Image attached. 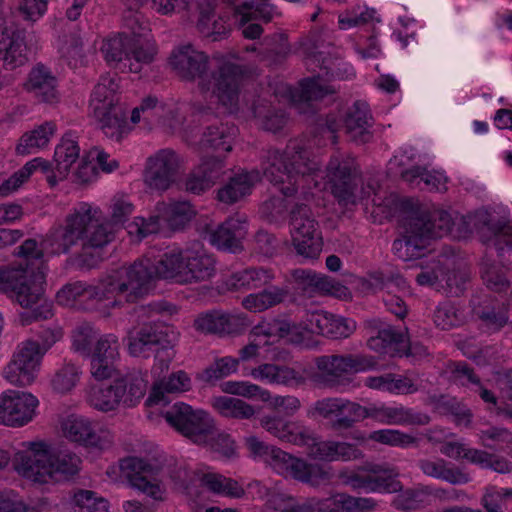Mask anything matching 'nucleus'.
I'll use <instances>...</instances> for the list:
<instances>
[{
	"mask_svg": "<svg viewBox=\"0 0 512 512\" xmlns=\"http://www.w3.org/2000/svg\"><path fill=\"white\" fill-rule=\"evenodd\" d=\"M56 128L53 121H46L33 130L24 133L18 141L16 153L18 155H29L38 152L48 145L51 137L56 132Z\"/></svg>",
	"mask_w": 512,
	"mask_h": 512,
	"instance_id": "obj_44",
	"label": "nucleus"
},
{
	"mask_svg": "<svg viewBox=\"0 0 512 512\" xmlns=\"http://www.w3.org/2000/svg\"><path fill=\"white\" fill-rule=\"evenodd\" d=\"M17 250V255L21 258L19 263H22L24 267H31V272L43 271L45 273L43 251L38 248L36 240H25Z\"/></svg>",
	"mask_w": 512,
	"mask_h": 512,
	"instance_id": "obj_63",
	"label": "nucleus"
},
{
	"mask_svg": "<svg viewBox=\"0 0 512 512\" xmlns=\"http://www.w3.org/2000/svg\"><path fill=\"white\" fill-rule=\"evenodd\" d=\"M327 176L333 196L342 206L356 203L359 168L351 155H333L327 165Z\"/></svg>",
	"mask_w": 512,
	"mask_h": 512,
	"instance_id": "obj_15",
	"label": "nucleus"
},
{
	"mask_svg": "<svg viewBox=\"0 0 512 512\" xmlns=\"http://www.w3.org/2000/svg\"><path fill=\"white\" fill-rule=\"evenodd\" d=\"M260 180L258 171L242 172L231 177L229 182L218 190V200L233 204L251 192L255 182Z\"/></svg>",
	"mask_w": 512,
	"mask_h": 512,
	"instance_id": "obj_43",
	"label": "nucleus"
},
{
	"mask_svg": "<svg viewBox=\"0 0 512 512\" xmlns=\"http://www.w3.org/2000/svg\"><path fill=\"white\" fill-rule=\"evenodd\" d=\"M101 51L110 66L132 73H139L144 64L151 63L156 53L152 43L144 46L140 39L129 40L125 32L104 41Z\"/></svg>",
	"mask_w": 512,
	"mask_h": 512,
	"instance_id": "obj_11",
	"label": "nucleus"
},
{
	"mask_svg": "<svg viewBox=\"0 0 512 512\" xmlns=\"http://www.w3.org/2000/svg\"><path fill=\"white\" fill-rule=\"evenodd\" d=\"M309 455L323 461H350L362 457V452L355 445L338 442L319 440L313 432V440L305 445Z\"/></svg>",
	"mask_w": 512,
	"mask_h": 512,
	"instance_id": "obj_31",
	"label": "nucleus"
},
{
	"mask_svg": "<svg viewBox=\"0 0 512 512\" xmlns=\"http://www.w3.org/2000/svg\"><path fill=\"white\" fill-rule=\"evenodd\" d=\"M365 327L370 334L367 346L371 350L390 357L414 355L413 347L404 332L397 331L393 326L378 318L367 320Z\"/></svg>",
	"mask_w": 512,
	"mask_h": 512,
	"instance_id": "obj_17",
	"label": "nucleus"
},
{
	"mask_svg": "<svg viewBox=\"0 0 512 512\" xmlns=\"http://www.w3.org/2000/svg\"><path fill=\"white\" fill-rule=\"evenodd\" d=\"M80 148L71 133L65 134L54 152L55 169L60 178H64L70 167L79 158Z\"/></svg>",
	"mask_w": 512,
	"mask_h": 512,
	"instance_id": "obj_51",
	"label": "nucleus"
},
{
	"mask_svg": "<svg viewBox=\"0 0 512 512\" xmlns=\"http://www.w3.org/2000/svg\"><path fill=\"white\" fill-rule=\"evenodd\" d=\"M120 469L132 488L154 500H162L163 490L158 481L162 468L158 463L139 457H127L120 461Z\"/></svg>",
	"mask_w": 512,
	"mask_h": 512,
	"instance_id": "obj_18",
	"label": "nucleus"
},
{
	"mask_svg": "<svg viewBox=\"0 0 512 512\" xmlns=\"http://www.w3.org/2000/svg\"><path fill=\"white\" fill-rule=\"evenodd\" d=\"M268 464L285 477H291L313 487L329 483L332 479L330 469L320 464L307 463L276 447Z\"/></svg>",
	"mask_w": 512,
	"mask_h": 512,
	"instance_id": "obj_16",
	"label": "nucleus"
},
{
	"mask_svg": "<svg viewBox=\"0 0 512 512\" xmlns=\"http://www.w3.org/2000/svg\"><path fill=\"white\" fill-rule=\"evenodd\" d=\"M30 270L31 267H24L22 263L0 267V293L21 307L31 309L19 314L22 326L53 316L52 305L43 301L44 272Z\"/></svg>",
	"mask_w": 512,
	"mask_h": 512,
	"instance_id": "obj_6",
	"label": "nucleus"
},
{
	"mask_svg": "<svg viewBox=\"0 0 512 512\" xmlns=\"http://www.w3.org/2000/svg\"><path fill=\"white\" fill-rule=\"evenodd\" d=\"M441 287L448 296L459 297L467 289L470 273L466 269L441 271Z\"/></svg>",
	"mask_w": 512,
	"mask_h": 512,
	"instance_id": "obj_62",
	"label": "nucleus"
},
{
	"mask_svg": "<svg viewBox=\"0 0 512 512\" xmlns=\"http://www.w3.org/2000/svg\"><path fill=\"white\" fill-rule=\"evenodd\" d=\"M182 167L183 159L174 150H159L148 158L145 183L153 190L165 191L175 183Z\"/></svg>",
	"mask_w": 512,
	"mask_h": 512,
	"instance_id": "obj_20",
	"label": "nucleus"
},
{
	"mask_svg": "<svg viewBox=\"0 0 512 512\" xmlns=\"http://www.w3.org/2000/svg\"><path fill=\"white\" fill-rule=\"evenodd\" d=\"M111 221L102 216L98 207L87 202L79 203L65 218L64 223L53 228L45 243L54 254L67 253L78 244L82 245V258L89 248H102L113 241L116 226L124 224L134 211L129 197L116 194L110 204Z\"/></svg>",
	"mask_w": 512,
	"mask_h": 512,
	"instance_id": "obj_1",
	"label": "nucleus"
},
{
	"mask_svg": "<svg viewBox=\"0 0 512 512\" xmlns=\"http://www.w3.org/2000/svg\"><path fill=\"white\" fill-rule=\"evenodd\" d=\"M93 114L103 133L112 140L119 142L131 131L126 112L120 105Z\"/></svg>",
	"mask_w": 512,
	"mask_h": 512,
	"instance_id": "obj_41",
	"label": "nucleus"
},
{
	"mask_svg": "<svg viewBox=\"0 0 512 512\" xmlns=\"http://www.w3.org/2000/svg\"><path fill=\"white\" fill-rule=\"evenodd\" d=\"M488 246H493L503 266L512 270V226L498 224L492 228Z\"/></svg>",
	"mask_w": 512,
	"mask_h": 512,
	"instance_id": "obj_54",
	"label": "nucleus"
},
{
	"mask_svg": "<svg viewBox=\"0 0 512 512\" xmlns=\"http://www.w3.org/2000/svg\"><path fill=\"white\" fill-rule=\"evenodd\" d=\"M254 117L260 120L263 129L276 133L287 123L286 112L281 108L271 107L264 100H258L252 107Z\"/></svg>",
	"mask_w": 512,
	"mask_h": 512,
	"instance_id": "obj_53",
	"label": "nucleus"
},
{
	"mask_svg": "<svg viewBox=\"0 0 512 512\" xmlns=\"http://www.w3.org/2000/svg\"><path fill=\"white\" fill-rule=\"evenodd\" d=\"M157 209L162 215V221L173 230L183 228L195 215V210L188 201L161 203Z\"/></svg>",
	"mask_w": 512,
	"mask_h": 512,
	"instance_id": "obj_48",
	"label": "nucleus"
},
{
	"mask_svg": "<svg viewBox=\"0 0 512 512\" xmlns=\"http://www.w3.org/2000/svg\"><path fill=\"white\" fill-rule=\"evenodd\" d=\"M260 426L281 441L305 446L313 440V430L298 420H289L278 412L265 414L259 419Z\"/></svg>",
	"mask_w": 512,
	"mask_h": 512,
	"instance_id": "obj_26",
	"label": "nucleus"
},
{
	"mask_svg": "<svg viewBox=\"0 0 512 512\" xmlns=\"http://www.w3.org/2000/svg\"><path fill=\"white\" fill-rule=\"evenodd\" d=\"M128 352L133 357L154 356L161 371L168 369L175 356L174 345L177 333L162 322L143 323L127 334Z\"/></svg>",
	"mask_w": 512,
	"mask_h": 512,
	"instance_id": "obj_10",
	"label": "nucleus"
},
{
	"mask_svg": "<svg viewBox=\"0 0 512 512\" xmlns=\"http://www.w3.org/2000/svg\"><path fill=\"white\" fill-rule=\"evenodd\" d=\"M38 404V399L31 393L7 390L0 396V423L22 427L32 421Z\"/></svg>",
	"mask_w": 512,
	"mask_h": 512,
	"instance_id": "obj_22",
	"label": "nucleus"
},
{
	"mask_svg": "<svg viewBox=\"0 0 512 512\" xmlns=\"http://www.w3.org/2000/svg\"><path fill=\"white\" fill-rule=\"evenodd\" d=\"M119 347L118 337L114 334H105L97 339L90 355V372L96 380L102 381L115 374Z\"/></svg>",
	"mask_w": 512,
	"mask_h": 512,
	"instance_id": "obj_27",
	"label": "nucleus"
},
{
	"mask_svg": "<svg viewBox=\"0 0 512 512\" xmlns=\"http://www.w3.org/2000/svg\"><path fill=\"white\" fill-rule=\"evenodd\" d=\"M237 128L234 125L220 123L206 128L200 140V148L215 151L214 156L224 160V154L232 150V142L236 136Z\"/></svg>",
	"mask_w": 512,
	"mask_h": 512,
	"instance_id": "obj_38",
	"label": "nucleus"
},
{
	"mask_svg": "<svg viewBox=\"0 0 512 512\" xmlns=\"http://www.w3.org/2000/svg\"><path fill=\"white\" fill-rule=\"evenodd\" d=\"M36 170H40L46 174L47 182L51 187L57 184V175L52 170V164L38 157L27 162L21 169L12 174L0 185V197H7L17 191Z\"/></svg>",
	"mask_w": 512,
	"mask_h": 512,
	"instance_id": "obj_33",
	"label": "nucleus"
},
{
	"mask_svg": "<svg viewBox=\"0 0 512 512\" xmlns=\"http://www.w3.org/2000/svg\"><path fill=\"white\" fill-rule=\"evenodd\" d=\"M342 123L347 137L357 144L368 143L373 137L370 130L373 118L369 106L365 102L356 101L349 107Z\"/></svg>",
	"mask_w": 512,
	"mask_h": 512,
	"instance_id": "obj_29",
	"label": "nucleus"
},
{
	"mask_svg": "<svg viewBox=\"0 0 512 512\" xmlns=\"http://www.w3.org/2000/svg\"><path fill=\"white\" fill-rule=\"evenodd\" d=\"M136 289L140 297L148 292L156 278L171 279L179 284H192L210 280L216 273V260L202 248H173L156 261L142 258L134 262Z\"/></svg>",
	"mask_w": 512,
	"mask_h": 512,
	"instance_id": "obj_4",
	"label": "nucleus"
},
{
	"mask_svg": "<svg viewBox=\"0 0 512 512\" xmlns=\"http://www.w3.org/2000/svg\"><path fill=\"white\" fill-rule=\"evenodd\" d=\"M371 419L387 425H426L430 421L427 414L419 413L404 406L373 404Z\"/></svg>",
	"mask_w": 512,
	"mask_h": 512,
	"instance_id": "obj_32",
	"label": "nucleus"
},
{
	"mask_svg": "<svg viewBox=\"0 0 512 512\" xmlns=\"http://www.w3.org/2000/svg\"><path fill=\"white\" fill-rule=\"evenodd\" d=\"M36 340L22 342L14 352L12 359L3 370V377L13 385L27 386L36 378L41 360L45 353L63 337L58 325H40L35 330Z\"/></svg>",
	"mask_w": 512,
	"mask_h": 512,
	"instance_id": "obj_9",
	"label": "nucleus"
},
{
	"mask_svg": "<svg viewBox=\"0 0 512 512\" xmlns=\"http://www.w3.org/2000/svg\"><path fill=\"white\" fill-rule=\"evenodd\" d=\"M399 470L388 463L369 465L365 473H352L345 483L353 490L364 492L395 493L401 488Z\"/></svg>",
	"mask_w": 512,
	"mask_h": 512,
	"instance_id": "obj_19",
	"label": "nucleus"
},
{
	"mask_svg": "<svg viewBox=\"0 0 512 512\" xmlns=\"http://www.w3.org/2000/svg\"><path fill=\"white\" fill-rule=\"evenodd\" d=\"M290 233L292 245L297 253L306 260L319 258L323 241L310 208L304 204H296L290 212Z\"/></svg>",
	"mask_w": 512,
	"mask_h": 512,
	"instance_id": "obj_12",
	"label": "nucleus"
},
{
	"mask_svg": "<svg viewBox=\"0 0 512 512\" xmlns=\"http://www.w3.org/2000/svg\"><path fill=\"white\" fill-rule=\"evenodd\" d=\"M248 232V223L245 216H232L219 224L216 228L206 226L204 237L211 245L220 250L232 253L241 252L243 240Z\"/></svg>",
	"mask_w": 512,
	"mask_h": 512,
	"instance_id": "obj_25",
	"label": "nucleus"
},
{
	"mask_svg": "<svg viewBox=\"0 0 512 512\" xmlns=\"http://www.w3.org/2000/svg\"><path fill=\"white\" fill-rule=\"evenodd\" d=\"M473 313L482 323L492 330H500L508 322V308L504 303L490 296L482 300L472 299Z\"/></svg>",
	"mask_w": 512,
	"mask_h": 512,
	"instance_id": "obj_36",
	"label": "nucleus"
},
{
	"mask_svg": "<svg viewBox=\"0 0 512 512\" xmlns=\"http://www.w3.org/2000/svg\"><path fill=\"white\" fill-rule=\"evenodd\" d=\"M118 397L119 394H117V391L115 390V383L113 382L106 387H93L90 390L88 401L93 408L99 411L109 412L120 406Z\"/></svg>",
	"mask_w": 512,
	"mask_h": 512,
	"instance_id": "obj_58",
	"label": "nucleus"
},
{
	"mask_svg": "<svg viewBox=\"0 0 512 512\" xmlns=\"http://www.w3.org/2000/svg\"><path fill=\"white\" fill-rule=\"evenodd\" d=\"M214 408L226 418L251 419L255 415V409L252 405L241 399L228 396L216 398Z\"/></svg>",
	"mask_w": 512,
	"mask_h": 512,
	"instance_id": "obj_56",
	"label": "nucleus"
},
{
	"mask_svg": "<svg viewBox=\"0 0 512 512\" xmlns=\"http://www.w3.org/2000/svg\"><path fill=\"white\" fill-rule=\"evenodd\" d=\"M137 284L133 263L113 271L98 286H89L82 282L67 284L57 293V300L63 304L76 300L109 301L105 306L116 307L123 301L132 303L140 298Z\"/></svg>",
	"mask_w": 512,
	"mask_h": 512,
	"instance_id": "obj_8",
	"label": "nucleus"
},
{
	"mask_svg": "<svg viewBox=\"0 0 512 512\" xmlns=\"http://www.w3.org/2000/svg\"><path fill=\"white\" fill-rule=\"evenodd\" d=\"M169 63L179 78L185 81L198 79L203 92L212 91L218 103L228 112L237 111L243 78V69L240 65L226 62L209 73L208 56L190 44L173 50Z\"/></svg>",
	"mask_w": 512,
	"mask_h": 512,
	"instance_id": "obj_2",
	"label": "nucleus"
},
{
	"mask_svg": "<svg viewBox=\"0 0 512 512\" xmlns=\"http://www.w3.org/2000/svg\"><path fill=\"white\" fill-rule=\"evenodd\" d=\"M370 286L374 290H386L387 293L405 290L407 282L405 278L392 270L374 271L369 274Z\"/></svg>",
	"mask_w": 512,
	"mask_h": 512,
	"instance_id": "obj_60",
	"label": "nucleus"
},
{
	"mask_svg": "<svg viewBox=\"0 0 512 512\" xmlns=\"http://www.w3.org/2000/svg\"><path fill=\"white\" fill-rule=\"evenodd\" d=\"M451 215L444 210L417 205L403 220V236L393 242V250L403 260L420 258L430 239L447 235Z\"/></svg>",
	"mask_w": 512,
	"mask_h": 512,
	"instance_id": "obj_7",
	"label": "nucleus"
},
{
	"mask_svg": "<svg viewBox=\"0 0 512 512\" xmlns=\"http://www.w3.org/2000/svg\"><path fill=\"white\" fill-rule=\"evenodd\" d=\"M291 53L288 37L284 33H274L264 38L259 49V57L270 65L279 64Z\"/></svg>",
	"mask_w": 512,
	"mask_h": 512,
	"instance_id": "obj_50",
	"label": "nucleus"
},
{
	"mask_svg": "<svg viewBox=\"0 0 512 512\" xmlns=\"http://www.w3.org/2000/svg\"><path fill=\"white\" fill-rule=\"evenodd\" d=\"M75 512H108L109 503L90 490H78L73 497Z\"/></svg>",
	"mask_w": 512,
	"mask_h": 512,
	"instance_id": "obj_64",
	"label": "nucleus"
},
{
	"mask_svg": "<svg viewBox=\"0 0 512 512\" xmlns=\"http://www.w3.org/2000/svg\"><path fill=\"white\" fill-rule=\"evenodd\" d=\"M198 479L202 486L215 494L231 498H241L245 493L242 486L236 480L215 472L200 473L198 474Z\"/></svg>",
	"mask_w": 512,
	"mask_h": 512,
	"instance_id": "obj_49",
	"label": "nucleus"
},
{
	"mask_svg": "<svg viewBox=\"0 0 512 512\" xmlns=\"http://www.w3.org/2000/svg\"><path fill=\"white\" fill-rule=\"evenodd\" d=\"M433 321L441 330H450L464 322V315L454 303L444 301L434 310Z\"/></svg>",
	"mask_w": 512,
	"mask_h": 512,
	"instance_id": "obj_59",
	"label": "nucleus"
},
{
	"mask_svg": "<svg viewBox=\"0 0 512 512\" xmlns=\"http://www.w3.org/2000/svg\"><path fill=\"white\" fill-rule=\"evenodd\" d=\"M316 380L326 387L335 388L341 384V378L351 372L372 370L377 361L366 355H322L315 358Z\"/></svg>",
	"mask_w": 512,
	"mask_h": 512,
	"instance_id": "obj_14",
	"label": "nucleus"
},
{
	"mask_svg": "<svg viewBox=\"0 0 512 512\" xmlns=\"http://www.w3.org/2000/svg\"><path fill=\"white\" fill-rule=\"evenodd\" d=\"M481 444L494 451L512 450V432L502 427H489L479 433Z\"/></svg>",
	"mask_w": 512,
	"mask_h": 512,
	"instance_id": "obj_61",
	"label": "nucleus"
},
{
	"mask_svg": "<svg viewBox=\"0 0 512 512\" xmlns=\"http://www.w3.org/2000/svg\"><path fill=\"white\" fill-rule=\"evenodd\" d=\"M114 383L120 405L131 408L138 405L145 396L148 381L143 373L134 371L115 379Z\"/></svg>",
	"mask_w": 512,
	"mask_h": 512,
	"instance_id": "obj_35",
	"label": "nucleus"
},
{
	"mask_svg": "<svg viewBox=\"0 0 512 512\" xmlns=\"http://www.w3.org/2000/svg\"><path fill=\"white\" fill-rule=\"evenodd\" d=\"M25 89L41 102L54 103L59 98L57 79L42 64H38L30 71Z\"/></svg>",
	"mask_w": 512,
	"mask_h": 512,
	"instance_id": "obj_34",
	"label": "nucleus"
},
{
	"mask_svg": "<svg viewBox=\"0 0 512 512\" xmlns=\"http://www.w3.org/2000/svg\"><path fill=\"white\" fill-rule=\"evenodd\" d=\"M290 294L287 286L268 285L257 293L242 299V306L251 312H263L286 301Z\"/></svg>",
	"mask_w": 512,
	"mask_h": 512,
	"instance_id": "obj_40",
	"label": "nucleus"
},
{
	"mask_svg": "<svg viewBox=\"0 0 512 512\" xmlns=\"http://www.w3.org/2000/svg\"><path fill=\"white\" fill-rule=\"evenodd\" d=\"M260 167L268 181L279 186L285 197H291L299 190L304 199L312 195L313 188L322 185L323 172L319 164L310 158L309 151L300 139H292L283 152L278 149L264 150Z\"/></svg>",
	"mask_w": 512,
	"mask_h": 512,
	"instance_id": "obj_3",
	"label": "nucleus"
},
{
	"mask_svg": "<svg viewBox=\"0 0 512 512\" xmlns=\"http://www.w3.org/2000/svg\"><path fill=\"white\" fill-rule=\"evenodd\" d=\"M0 61L6 70H14L27 62L26 45L15 27L10 12L0 0Z\"/></svg>",
	"mask_w": 512,
	"mask_h": 512,
	"instance_id": "obj_21",
	"label": "nucleus"
},
{
	"mask_svg": "<svg viewBox=\"0 0 512 512\" xmlns=\"http://www.w3.org/2000/svg\"><path fill=\"white\" fill-rule=\"evenodd\" d=\"M275 278L276 275L273 269L258 266L233 273L230 282L235 289L256 290L272 284Z\"/></svg>",
	"mask_w": 512,
	"mask_h": 512,
	"instance_id": "obj_42",
	"label": "nucleus"
},
{
	"mask_svg": "<svg viewBox=\"0 0 512 512\" xmlns=\"http://www.w3.org/2000/svg\"><path fill=\"white\" fill-rule=\"evenodd\" d=\"M62 430L67 439L85 447L102 450L112 443L109 431L99 428L97 424L83 416H68L62 423Z\"/></svg>",
	"mask_w": 512,
	"mask_h": 512,
	"instance_id": "obj_24",
	"label": "nucleus"
},
{
	"mask_svg": "<svg viewBox=\"0 0 512 512\" xmlns=\"http://www.w3.org/2000/svg\"><path fill=\"white\" fill-rule=\"evenodd\" d=\"M22 447L14 455V469L35 483L66 481L80 470V457L69 449H62L45 441L23 442Z\"/></svg>",
	"mask_w": 512,
	"mask_h": 512,
	"instance_id": "obj_5",
	"label": "nucleus"
},
{
	"mask_svg": "<svg viewBox=\"0 0 512 512\" xmlns=\"http://www.w3.org/2000/svg\"><path fill=\"white\" fill-rule=\"evenodd\" d=\"M118 89L119 85L116 75H103L91 94L90 108L92 112H101L118 106Z\"/></svg>",
	"mask_w": 512,
	"mask_h": 512,
	"instance_id": "obj_45",
	"label": "nucleus"
},
{
	"mask_svg": "<svg viewBox=\"0 0 512 512\" xmlns=\"http://www.w3.org/2000/svg\"><path fill=\"white\" fill-rule=\"evenodd\" d=\"M250 375L259 381L284 386H297L304 380L294 368L272 363H264L251 369Z\"/></svg>",
	"mask_w": 512,
	"mask_h": 512,
	"instance_id": "obj_39",
	"label": "nucleus"
},
{
	"mask_svg": "<svg viewBox=\"0 0 512 512\" xmlns=\"http://www.w3.org/2000/svg\"><path fill=\"white\" fill-rule=\"evenodd\" d=\"M305 329L327 338L339 339L349 337L356 329L354 320L329 313H312L307 318Z\"/></svg>",
	"mask_w": 512,
	"mask_h": 512,
	"instance_id": "obj_30",
	"label": "nucleus"
},
{
	"mask_svg": "<svg viewBox=\"0 0 512 512\" xmlns=\"http://www.w3.org/2000/svg\"><path fill=\"white\" fill-rule=\"evenodd\" d=\"M290 275L294 290L303 296L313 297L320 294L340 298L348 293V288L340 282L311 269H293Z\"/></svg>",
	"mask_w": 512,
	"mask_h": 512,
	"instance_id": "obj_23",
	"label": "nucleus"
},
{
	"mask_svg": "<svg viewBox=\"0 0 512 512\" xmlns=\"http://www.w3.org/2000/svg\"><path fill=\"white\" fill-rule=\"evenodd\" d=\"M191 378L183 371L173 372L168 378L163 379L159 384L155 385L147 402L159 403L164 398V393H180L190 390Z\"/></svg>",
	"mask_w": 512,
	"mask_h": 512,
	"instance_id": "obj_52",
	"label": "nucleus"
},
{
	"mask_svg": "<svg viewBox=\"0 0 512 512\" xmlns=\"http://www.w3.org/2000/svg\"><path fill=\"white\" fill-rule=\"evenodd\" d=\"M340 406L341 415L334 421V428L348 429L356 422L362 421L366 418L371 419L370 414L372 413L373 404L369 406H361L356 402L341 398Z\"/></svg>",
	"mask_w": 512,
	"mask_h": 512,
	"instance_id": "obj_55",
	"label": "nucleus"
},
{
	"mask_svg": "<svg viewBox=\"0 0 512 512\" xmlns=\"http://www.w3.org/2000/svg\"><path fill=\"white\" fill-rule=\"evenodd\" d=\"M403 180L420 189L440 190L445 184V178L440 173L430 172L420 166H414L401 172Z\"/></svg>",
	"mask_w": 512,
	"mask_h": 512,
	"instance_id": "obj_57",
	"label": "nucleus"
},
{
	"mask_svg": "<svg viewBox=\"0 0 512 512\" xmlns=\"http://www.w3.org/2000/svg\"><path fill=\"white\" fill-rule=\"evenodd\" d=\"M164 417L170 426L199 445L206 444L215 429V422L207 412L183 402L175 403Z\"/></svg>",
	"mask_w": 512,
	"mask_h": 512,
	"instance_id": "obj_13",
	"label": "nucleus"
},
{
	"mask_svg": "<svg viewBox=\"0 0 512 512\" xmlns=\"http://www.w3.org/2000/svg\"><path fill=\"white\" fill-rule=\"evenodd\" d=\"M392 501V506L401 512H414L421 510L430 504L432 495L431 487L419 485L414 488L402 490V487Z\"/></svg>",
	"mask_w": 512,
	"mask_h": 512,
	"instance_id": "obj_46",
	"label": "nucleus"
},
{
	"mask_svg": "<svg viewBox=\"0 0 512 512\" xmlns=\"http://www.w3.org/2000/svg\"><path fill=\"white\" fill-rule=\"evenodd\" d=\"M417 466L426 476L446 481L452 485L467 484L471 480L470 475L463 469L442 458L420 459Z\"/></svg>",
	"mask_w": 512,
	"mask_h": 512,
	"instance_id": "obj_37",
	"label": "nucleus"
},
{
	"mask_svg": "<svg viewBox=\"0 0 512 512\" xmlns=\"http://www.w3.org/2000/svg\"><path fill=\"white\" fill-rule=\"evenodd\" d=\"M225 162L220 156H205L184 179L185 191L201 195L210 190L225 173Z\"/></svg>",
	"mask_w": 512,
	"mask_h": 512,
	"instance_id": "obj_28",
	"label": "nucleus"
},
{
	"mask_svg": "<svg viewBox=\"0 0 512 512\" xmlns=\"http://www.w3.org/2000/svg\"><path fill=\"white\" fill-rule=\"evenodd\" d=\"M328 512H372L378 507V502L371 497H355L346 493H338L330 498Z\"/></svg>",
	"mask_w": 512,
	"mask_h": 512,
	"instance_id": "obj_47",
	"label": "nucleus"
}]
</instances>
